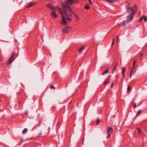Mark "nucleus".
Listing matches in <instances>:
<instances>
[{"label":"nucleus","instance_id":"ea45409f","mask_svg":"<svg viewBox=\"0 0 147 147\" xmlns=\"http://www.w3.org/2000/svg\"><path fill=\"white\" fill-rule=\"evenodd\" d=\"M145 46L146 47H147V44H146V46Z\"/></svg>","mask_w":147,"mask_h":147},{"label":"nucleus","instance_id":"2f4dec72","mask_svg":"<svg viewBox=\"0 0 147 147\" xmlns=\"http://www.w3.org/2000/svg\"><path fill=\"white\" fill-rule=\"evenodd\" d=\"M41 134H42L41 133H39L38 134V137H40L41 135Z\"/></svg>","mask_w":147,"mask_h":147},{"label":"nucleus","instance_id":"f704fd0d","mask_svg":"<svg viewBox=\"0 0 147 147\" xmlns=\"http://www.w3.org/2000/svg\"><path fill=\"white\" fill-rule=\"evenodd\" d=\"M118 64V62H117L116 63V64L115 65H116V66Z\"/></svg>","mask_w":147,"mask_h":147},{"label":"nucleus","instance_id":"2eb2a0df","mask_svg":"<svg viewBox=\"0 0 147 147\" xmlns=\"http://www.w3.org/2000/svg\"><path fill=\"white\" fill-rule=\"evenodd\" d=\"M141 113V110H139L137 112L136 117L138 116Z\"/></svg>","mask_w":147,"mask_h":147},{"label":"nucleus","instance_id":"c85d7f7f","mask_svg":"<svg viewBox=\"0 0 147 147\" xmlns=\"http://www.w3.org/2000/svg\"><path fill=\"white\" fill-rule=\"evenodd\" d=\"M119 36H118L117 37V42L119 41Z\"/></svg>","mask_w":147,"mask_h":147},{"label":"nucleus","instance_id":"e433bc0d","mask_svg":"<svg viewBox=\"0 0 147 147\" xmlns=\"http://www.w3.org/2000/svg\"><path fill=\"white\" fill-rule=\"evenodd\" d=\"M116 66H116V65H115L114 67V68H115V69H116Z\"/></svg>","mask_w":147,"mask_h":147},{"label":"nucleus","instance_id":"7c9ffc66","mask_svg":"<svg viewBox=\"0 0 147 147\" xmlns=\"http://www.w3.org/2000/svg\"><path fill=\"white\" fill-rule=\"evenodd\" d=\"M108 135H107V138H109L111 137V134H108Z\"/></svg>","mask_w":147,"mask_h":147},{"label":"nucleus","instance_id":"393cba45","mask_svg":"<svg viewBox=\"0 0 147 147\" xmlns=\"http://www.w3.org/2000/svg\"><path fill=\"white\" fill-rule=\"evenodd\" d=\"M144 17L143 16L141 17L139 19V21L141 22V21L143 19Z\"/></svg>","mask_w":147,"mask_h":147},{"label":"nucleus","instance_id":"39448f33","mask_svg":"<svg viewBox=\"0 0 147 147\" xmlns=\"http://www.w3.org/2000/svg\"><path fill=\"white\" fill-rule=\"evenodd\" d=\"M14 55V54H12L8 60V62L7 63L8 65H9L13 61L14 59V58H13Z\"/></svg>","mask_w":147,"mask_h":147},{"label":"nucleus","instance_id":"0eeeda50","mask_svg":"<svg viewBox=\"0 0 147 147\" xmlns=\"http://www.w3.org/2000/svg\"><path fill=\"white\" fill-rule=\"evenodd\" d=\"M128 22L126 20H123L121 23L119 24V25L120 26H124L126 25V24Z\"/></svg>","mask_w":147,"mask_h":147},{"label":"nucleus","instance_id":"c756f323","mask_svg":"<svg viewBox=\"0 0 147 147\" xmlns=\"http://www.w3.org/2000/svg\"><path fill=\"white\" fill-rule=\"evenodd\" d=\"M115 68H114L112 71V74H113L114 73V71H115Z\"/></svg>","mask_w":147,"mask_h":147},{"label":"nucleus","instance_id":"c9c22d12","mask_svg":"<svg viewBox=\"0 0 147 147\" xmlns=\"http://www.w3.org/2000/svg\"><path fill=\"white\" fill-rule=\"evenodd\" d=\"M116 66H116V65H115L114 67V68H115V69H116Z\"/></svg>","mask_w":147,"mask_h":147},{"label":"nucleus","instance_id":"9d476101","mask_svg":"<svg viewBox=\"0 0 147 147\" xmlns=\"http://www.w3.org/2000/svg\"><path fill=\"white\" fill-rule=\"evenodd\" d=\"M35 4V3H30L28 6L27 7V8H29L30 7H32Z\"/></svg>","mask_w":147,"mask_h":147},{"label":"nucleus","instance_id":"72a5a7b5","mask_svg":"<svg viewBox=\"0 0 147 147\" xmlns=\"http://www.w3.org/2000/svg\"><path fill=\"white\" fill-rule=\"evenodd\" d=\"M84 138L83 139V142H82V144L84 145Z\"/></svg>","mask_w":147,"mask_h":147},{"label":"nucleus","instance_id":"412c9836","mask_svg":"<svg viewBox=\"0 0 147 147\" xmlns=\"http://www.w3.org/2000/svg\"><path fill=\"white\" fill-rule=\"evenodd\" d=\"M100 120L98 119H97L96 120V124L98 125L100 122Z\"/></svg>","mask_w":147,"mask_h":147},{"label":"nucleus","instance_id":"a878e982","mask_svg":"<svg viewBox=\"0 0 147 147\" xmlns=\"http://www.w3.org/2000/svg\"><path fill=\"white\" fill-rule=\"evenodd\" d=\"M144 20L145 22H146V16H143Z\"/></svg>","mask_w":147,"mask_h":147},{"label":"nucleus","instance_id":"9b49d317","mask_svg":"<svg viewBox=\"0 0 147 147\" xmlns=\"http://www.w3.org/2000/svg\"><path fill=\"white\" fill-rule=\"evenodd\" d=\"M84 49V47H82L81 48H80L78 50V52L80 53H82L83 50Z\"/></svg>","mask_w":147,"mask_h":147},{"label":"nucleus","instance_id":"58836bf2","mask_svg":"<svg viewBox=\"0 0 147 147\" xmlns=\"http://www.w3.org/2000/svg\"><path fill=\"white\" fill-rule=\"evenodd\" d=\"M142 56V54H141L140 55V56Z\"/></svg>","mask_w":147,"mask_h":147},{"label":"nucleus","instance_id":"1a4fd4ad","mask_svg":"<svg viewBox=\"0 0 147 147\" xmlns=\"http://www.w3.org/2000/svg\"><path fill=\"white\" fill-rule=\"evenodd\" d=\"M105 1L108 3H112L116 1V0H105Z\"/></svg>","mask_w":147,"mask_h":147},{"label":"nucleus","instance_id":"7ed1b4c3","mask_svg":"<svg viewBox=\"0 0 147 147\" xmlns=\"http://www.w3.org/2000/svg\"><path fill=\"white\" fill-rule=\"evenodd\" d=\"M126 9L127 10V12L131 11V13L127 16V20H126L128 22H129L132 20L134 15L136 11L137 7L136 6H134L133 7L127 8V7Z\"/></svg>","mask_w":147,"mask_h":147},{"label":"nucleus","instance_id":"cd10ccee","mask_svg":"<svg viewBox=\"0 0 147 147\" xmlns=\"http://www.w3.org/2000/svg\"><path fill=\"white\" fill-rule=\"evenodd\" d=\"M133 103L134 104L133 105V107L134 108H136V103L134 104V102H133Z\"/></svg>","mask_w":147,"mask_h":147},{"label":"nucleus","instance_id":"6ab92c4d","mask_svg":"<svg viewBox=\"0 0 147 147\" xmlns=\"http://www.w3.org/2000/svg\"><path fill=\"white\" fill-rule=\"evenodd\" d=\"M75 16L76 20H78L79 19H80L77 14H75Z\"/></svg>","mask_w":147,"mask_h":147},{"label":"nucleus","instance_id":"f8f14e48","mask_svg":"<svg viewBox=\"0 0 147 147\" xmlns=\"http://www.w3.org/2000/svg\"><path fill=\"white\" fill-rule=\"evenodd\" d=\"M125 69L124 67H123L122 68V76L124 77L125 76Z\"/></svg>","mask_w":147,"mask_h":147},{"label":"nucleus","instance_id":"aec40b11","mask_svg":"<svg viewBox=\"0 0 147 147\" xmlns=\"http://www.w3.org/2000/svg\"><path fill=\"white\" fill-rule=\"evenodd\" d=\"M85 8L86 9H88L90 8V7L88 5H86L85 6Z\"/></svg>","mask_w":147,"mask_h":147},{"label":"nucleus","instance_id":"f257e3e1","mask_svg":"<svg viewBox=\"0 0 147 147\" xmlns=\"http://www.w3.org/2000/svg\"><path fill=\"white\" fill-rule=\"evenodd\" d=\"M74 2V0H67L62 4L63 11H61V12L62 15V20L61 22V25L66 26L68 22L71 20V18L69 17L72 16V13H73L70 6Z\"/></svg>","mask_w":147,"mask_h":147},{"label":"nucleus","instance_id":"4be33fe9","mask_svg":"<svg viewBox=\"0 0 147 147\" xmlns=\"http://www.w3.org/2000/svg\"><path fill=\"white\" fill-rule=\"evenodd\" d=\"M138 132L139 133H141V131L139 128H138L137 129Z\"/></svg>","mask_w":147,"mask_h":147},{"label":"nucleus","instance_id":"20e7f679","mask_svg":"<svg viewBox=\"0 0 147 147\" xmlns=\"http://www.w3.org/2000/svg\"><path fill=\"white\" fill-rule=\"evenodd\" d=\"M71 28L70 27H67L65 28H63L62 29V31L64 33H67L70 31Z\"/></svg>","mask_w":147,"mask_h":147},{"label":"nucleus","instance_id":"f03ea898","mask_svg":"<svg viewBox=\"0 0 147 147\" xmlns=\"http://www.w3.org/2000/svg\"><path fill=\"white\" fill-rule=\"evenodd\" d=\"M47 6L51 9L52 11L51 13V16L54 19L56 18L57 17V15L55 11H56L57 9H58L59 11L61 13V10L60 8L58 6H57L55 7H54L53 6L51 5L50 4H48L47 5Z\"/></svg>","mask_w":147,"mask_h":147},{"label":"nucleus","instance_id":"a19ab883","mask_svg":"<svg viewBox=\"0 0 147 147\" xmlns=\"http://www.w3.org/2000/svg\"><path fill=\"white\" fill-rule=\"evenodd\" d=\"M111 77V76H109V78H110V77Z\"/></svg>","mask_w":147,"mask_h":147},{"label":"nucleus","instance_id":"4468645a","mask_svg":"<svg viewBox=\"0 0 147 147\" xmlns=\"http://www.w3.org/2000/svg\"><path fill=\"white\" fill-rule=\"evenodd\" d=\"M27 131V129L26 128H24L22 131V133L23 134H25Z\"/></svg>","mask_w":147,"mask_h":147},{"label":"nucleus","instance_id":"a211bd4d","mask_svg":"<svg viewBox=\"0 0 147 147\" xmlns=\"http://www.w3.org/2000/svg\"><path fill=\"white\" fill-rule=\"evenodd\" d=\"M125 3H126V7L127 8H128V7L129 6V3L127 1Z\"/></svg>","mask_w":147,"mask_h":147},{"label":"nucleus","instance_id":"b1692460","mask_svg":"<svg viewBox=\"0 0 147 147\" xmlns=\"http://www.w3.org/2000/svg\"><path fill=\"white\" fill-rule=\"evenodd\" d=\"M115 42V40L114 38H113L112 40V42L111 45V46H113Z\"/></svg>","mask_w":147,"mask_h":147},{"label":"nucleus","instance_id":"4c0bfd02","mask_svg":"<svg viewBox=\"0 0 147 147\" xmlns=\"http://www.w3.org/2000/svg\"><path fill=\"white\" fill-rule=\"evenodd\" d=\"M38 121H39V123L40 122V121L39 120Z\"/></svg>","mask_w":147,"mask_h":147},{"label":"nucleus","instance_id":"dca6fc26","mask_svg":"<svg viewBox=\"0 0 147 147\" xmlns=\"http://www.w3.org/2000/svg\"><path fill=\"white\" fill-rule=\"evenodd\" d=\"M109 72V71H108V69H107V70L104 71L103 72V73L102 74V75H103L105 74H107V73H108Z\"/></svg>","mask_w":147,"mask_h":147},{"label":"nucleus","instance_id":"f3484780","mask_svg":"<svg viewBox=\"0 0 147 147\" xmlns=\"http://www.w3.org/2000/svg\"><path fill=\"white\" fill-rule=\"evenodd\" d=\"M136 61L134 60L133 62V67L132 68H135V65H136Z\"/></svg>","mask_w":147,"mask_h":147},{"label":"nucleus","instance_id":"6e6552de","mask_svg":"<svg viewBox=\"0 0 147 147\" xmlns=\"http://www.w3.org/2000/svg\"><path fill=\"white\" fill-rule=\"evenodd\" d=\"M113 132V129L112 127H109L108 128V134H111Z\"/></svg>","mask_w":147,"mask_h":147},{"label":"nucleus","instance_id":"423d86ee","mask_svg":"<svg viewBox=\"0 0 147 147\" xmlns=\"http://www.w3.org/2000/svg\"><path fill=\"white\" fill-rule=\"evenodd\" d=\"M136 72V69L135 68H132L131 69L130 78H131V76L132 75H134Z\"/></svg>","mask_w":147,"mask_h":147},{"label":"nucleus","instance_id":"79ce46f5","mask_svg":"<svg viewBox=\"0 0 147 147\" xmlns=\"http://www.w3.org/2000/svg\"><path fill=\"white\" fill-rule=\"evenodd\" d=\"M19 104H20V103H21V102H19Z\"/></svg>","mask_w":147,"mask_h":147},{"label":"nucleus","instance_id":"ddd939ff","mask_svg":"<svg viewBox=\"0 0 147 147\" xmlns=\"http://www.w3.org/2000/svg\"><path fill=\"white\" fill-rule=\"evenodd\" d=\"M109 81H110V80L109 79H107L105 80L104 82V85H107L108 83L109 82Z\"/></svg>","mask_w":147,"mask_h":147},{"label":"nucleus","instance_id":"473e14b6","mask_svg":"<svg viewBox=\"0 0 147 147\" xmlns=\"http://www.w3.org/2000/svg\"><path fill=\"white\" fill-rule=\"evenodd\" d=\"M113 83H112V84H111L110 87L112 88L113 87Z\"/></svg>","mask_w":147,"mask_h":147},{"label":"nucleus","instance_id":"37998d69","mask_svg":"<svg viewBox=\"0 0 147 147\" xmlns=\"http://www.w3.org/2000/svg\"><path fill=\"white\" fill-rule=\"evenodd\" d=\"M17 94H19L18 93H17Z\"/></svg>","mask_w":147,"mask_h":147},{"label":"nucleus","instance_id":"bb28decb","mask_svg":"<svg viewBox=\"0 0 147 147\" xmlns=\"http://www.w3.org/2000/svg\"><path fill=\"white\" fill-rule=\"evenodd\" d=\"M127 90V91H129L130 90V86H128Z\"/></svg>","mask_w":147,"mask_h":147},{"label":"nucleus","instance_id":"5701e85b","mask_svg":"<svg viewBox=\"0 0 147 147\" xmlns=\"http://www.w3.org/2000/svg\"><path fill=\"white\" fill-rule=\"evenodd\" d=\"M50 88L51 89H55V87H54V86H50Z\"/></svg>","mask_w":147,"mask_h":147}]
</instances>
